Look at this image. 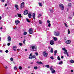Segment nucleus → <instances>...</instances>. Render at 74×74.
I'll list each match as a JSON object with an SVG mask.
<instances>
[{"mask_svg":"<svg viewBox=\"0 0 74 74\" xmlns=\"http://www.w3.org/2000/svg\"><path fill=\"white\" fill-rule=\"evenodd\" d=\"M14 48H17V47L16 46H13L12 49H14Z\"/></svg>","mask_w":74,"mask_h":74,"instance_id":"nucleus-25","label":"nucleus"},{"mask_svg":"<svg viewBox=\"0 0 74 74\" xmlns=\"http://www.w3.org/2000/svg\"><path fill=\"white\" fill-rule=\"evenodd\" d=\"M1 16H0V20H1Z\"/></svg>","mask_w":74,"mask_h":74,"instance_id":"nucleus-59","label":"nucleus"},{"mask_svg":"<svg viewBox=\"0 0 74 74\" xmlns=\"http://www.w3.org/2000/svg\"><path fill=\"white\" fill-rule=\"evenodd\" d=\"M2 51H2V50H0V52H2Z\"/></svg>","mask_w":74,"mask_h":74,"instance_id":"nucleus-63","label":"nucleus"},{"mask_svg":"<svg viewBox=\"0 0 74 74\" xmlns=\"http://www.w3.org/2000/svg\"><path fill=\"white\" fill-rule=\"evenodd\" d=\"M40 7H42V4L40 3H38Z\"/></svg>","mask_w":74,"mask_h":74,"instance_id":"nucleus-29","label":"nucleus"},{"mask_svg":"<svg viewBox=\"0 0 74 74\" xmlns=\"http://www.w3.org/2000/svg\"><path fill=\"white\" fill-rule=\"evenodd\" d=\"M52 67L53 66H52L51 67L50 70L51 71V73H52V74H54V73H55V70L52 68Z\"/></svg>","mask_w":74,"mask_h":74,"instance_id":"nucleus-7","label":"nucleus"},{"mask_svg":"<svg viewBox=\"0 0 74 74\" xmlns=\"http://www.w3.org/2000/svg\"><path fill=\"white\" fill-rule=\"evenodd\" d=\"M37 46H32L30 47V49L32 51H37Z\"/></svg>","mask_w":74,"mask_h":74,"instance_id":"nucleus-1","label":"nucleus"},{"mask_svg":"<svg viewBox=\"0 0 74 74\" xmlns=\"http://www.w3.org/2000/svg\"><path fill=\"white\" fill-rule=\"evenodd\" d=\"M28 11L27 10H25L24 12V15H27V14H28Z\"/></svg>","mask_w":74,"mask_h":74,"instance_id":"nucleus-12","label":"nucleus"},{"mask_svg":"<svg viewBox=\"0 0 74 74\" xmlns=\"http://www.w3.org/2000/svg\"><path fill=\"white\" fill-rule=\"evenodd\" d=\"M41 15V14H39V15L38 16V18H40V17Z\"/></svg>","mask_w":74,"mask_h":74,"instance_id":"nucleus-38","label":"nucleus"},{"mask_svg":"<svg viewBox=\"0 0 74 74\" xmlns=\"http://www.w3.org/2000/svg\"><path fill=\"white\" fill-rule=\"evenodd\" d=\"M47 22L48 23H50V21H49V20H47Z\"/></svg>","mask_w":74,"mask_h":74,"instance_id":"nucleus-42","label":"nucleus"},{"mask_svg":"<svg viewBox=\"0 0 74 74\" xmlns=\"http://www.w3.org/2000/svg\"><path fill=\"white\" fill-rule=\"evenodd\" d=\"M19 45L20 46H22V43H19Z\"/></svg>","mask_w":74,"mask_h":74,"instance_id":"nucleus-43","label":"nucleus"},{"mask_svg":"<svg viewBox=\"0 0 74 74\" xmlns=\"http://www.w3.org/2000/svg\"><path fill=\"white\" fill-rule=\"evenodd\" d=\"M29 34H32L33 33V29L32 28H31L29 29Z\"/></svg>","mask_w":74,"mask_h":74,"instance_id":"nucleus-10","label":"nucleus"},{"mask_svg":"<svg viewBox=\"0 0 74 74\" xmlns=\"http://www.w3.org/2000/svg\"><path fill=\"white\" fill-rule=\"evenodd\" d=\"M36 63L37 64H42L43 63L42 62L40 61V62H36Z\"/></svg>","mask_w":74,"mask_h":74,"instance_id":"nucleus-16","label":"nucleus"},{"mask_svg":"<svg viewBox=\"0 0 74 74\" xmlns=\"http://www.w3.org/2000/svg\"><path fill=\"white\" fill-rule=\"evenodd\" d=\"M35 54L36 55V56H38V53H35Z\"/></svg>","mask_w":74,"mask_h":74,"instance_id":"nucleus-40","label":"nucleus"},{"mask_svg":"<svg viewBox=\"0 0 74 74\" xmlns=\"http://www.w3.org/2000/svg\"><path fill=\"white\" fill-rule=\"evenodd\" d=\"M54 53H57V50H55L54 51Z\"/></svg>","mask_w":74,"mask_h":74,"instance_id":"nucleus-46","label":"nucleus"},{"mask_svg":"<svg viewBox=\"0 0 74 74\" xmlns=\"http://www.w3.org/2000/svg\"><path fill=\"white\" fill-rule=\"evenodd\" d=\"M17 15L18 16V17H19L20 18L22 17V15L21 14H17Z\"/></svg>","mask_w":74,"mask_h":74,"instance_id":"nucleus-20","label":"nucleus"},{"mask_svg":"<svg viewBox=\"0 0 74 74\" xmlns=\"http://www.w3.org/2000/svg\"><path fill=\"white\" fill-rule=\"evenodd\" d=\"M51 23H49L48 25V26L49 27H50L51 26Z\"/></svg>","mask_w":74,"mask_h":74,"instance_id":"nucleus-39","label":"nucleus"},{"mask_svg":"<svg viewBox=\"0 0 74 74\" xmlns=\"http://www.w3.org/2000/svg\"><path fill=\"white\" fill-rule=\"evenodd\" d=\"M53 39L54 41H56L57 40V38L55 37H53Z\"/></svg>","mask_w":74,"mask_h":74,"instance_id":"nucleus-22","label":"nucleus"},{"mask_svg":"<svg viewBox=\"0 0 74 74\" xmlns=\"http://www.w3.org/2000/svg\"><path fill=\"white\" fill-rule=\"evenodd\" d=\"M2 2H4L5 0H1Z\"/></svg>","mask_w":74,"mask_h":74,"instance_id":"nucleus-51","label":"nucleus"},{"mask_svg":"<svg viewBox=\"0 0 74 74\" xmlns=\"http://www.w3.org/2000/svg\"><path fill=\"white\" fill-rule=\"evenodd\" d=\"M39 22L40 24H42V21H41V20H39Z\"/></svg>","mask_w":74,"mask_h":74,"instance_id":"nucleus-35","label":"nucleus"},{"mask_svg":"<svg viewBox=\"0 0 74 74\" xmlns=\"http://www.w3.org/2000/svg\"><path fill=\"white\" fill-rule=\"evenodd\" d=\"M63 51H64V54L65 55H66L67 56H70L69 55V53L67 52V50H66V48L65 47L63 48L62 49Z\"/></svg>","mask_w":74,"mask_h":74,"instance_id":"nucleus-2","label":"nucleus"},{"mask_svg":"<svg viewBox=\"0 0 74 74\" xmlns=\"http://www.w3.org/2000/svg\"><path fill=\"white\" fill-rule=\"evenodd\" d=\"M5 52L6 53H8V50H6V51H5Z\"/></svg>","mask_w":74,"mask_h":74,"instance_id":"nucleus-45","label":"nucleus"},{"mask_svg":"<svg viewBox=\"0 0 74 74\" xmlns=\"http://www.w3.org/2000/svg\"><path fill=\"white\" fill-rule=\"evenodd\" d=\"M25 7V2H23L21 4L20 8L22 9Z\"/></svg>","mask_w":74,"mask_h":74,"instance_id":"nucleus-8","label":"nucleus"},{"mask_svg":"<svg viewBox=\"0 0 74 74\" xmlns=\"http://www.w3.org/2000/svg\"><path fill=\"white\" fill-rule=\"evenodd\" d=\"M57 59L58 60H60V58L59 57V56H58L57 57Z\"/></svg>","mask_w":74,"mask_h":74,"instance_id":"nucleus-31","label":"nucleus"},{"mask_svg":"<svg viewBox=\"0 0 74 74\" xmlns=\"http://www.w3.org/2000/svg\"><path fill=\"white\" fill-rule=\"evenodd\" d=\"M35 13H33L32 14V17L34 19H36V16H35Z\"/></svg>","mask_w":74,"mask_h":74,"instance_id":"nucleus-14","label":"nucleus"},{"mask_svg":"<svg viewBox=\"0 0 74 74\" xmlns=\"http://www.w3.org/2000/svg\"><path fill=\"white\" fill-rule=\"evenodd\" d=\"M50 12H51V14H53V10L51 9V10H50Z\"/></svg>","mask_w":74,"mask_h":74,"instance_id":"nucleus-27","label":"nucleus"},{"mask_svg":"<svg viewBox=\"0 0 74 74\" xmlns=\"http://www.w3.org/2000/svg\"><path fill=\"white\" fill-rule=\"evenodd\" d=\"M17 51H20V49H18Z\"/></svg>","mask_w":74,"mask_h":74,"instance_id":"nucleus-61","label":"nucleus"},{"mask_svg":"<svg viewBox=\"0 0 74 74\" xmlns=\"http://www.w3.org/2000/svg\"><path fill=\"white\" fill-rule=\"evenodd\" d=\"M29 59H36L37 58H36V56L35 55H34L32 56L31 57L30 56L29 57Z\"/></svg>","mask_w":74,"mask_h":74,"instance_id":"nucleus-6","label":"nucleus"},{"mask_svg":"<svg viewBox=\"0 0 74 74\" xmlns=\"http://www.w3.org/2000/svg\"><path fill=\"white\" fill-rule=\"evenodd\" d=\"M63 64V61H61L58 63V64Z\"/></svg>","mask_w":74,"mask_h":74,"instance_id":"nucleus-24","label":"nucleus"},{"mask_svg":"<svg viewBox=\"0 0 74 74\" xmlns=\"http://www.w3.org/2000/svg\"><path fill=\"white\" fill-rule=\"evenodd\" d=\"M10 60L12 62H13V61H14V59H13V58H10Z\"/></svg>","mask_w":74,"mask_h":74,"instance_id":"nucleus-30","label":"nucleus"},{"mask_svg":"<svg viewBox=\"0 0 74 74\" xmlns=\"http://www.w3.org/2000/svg\"><path fill=\"white\" fill-rule=\"evenodd\" d=\"M5 68V69H7L8 68V67H7V66L6 65Z\"/></svg>","mask_w":74,"mask_h":74,"instance_id":"nucleus-53","label":"nucleus"},{"mask_svg":"<svg viewBox=\"0 0 74 74\" xmlns=\"http://www.w3.org/2000/svg\"><path fill=\"white\" fill-rule=\"evenodd\" d=\"M15 23L16 25H18V23H20V21L18 20H16L15 21Z\"/></svg>","mask_w":74,"mask_h":74,"instance_id":"nucleus-17","label":"nucleus"},{"mask_svg":"<svg viewBox=\"0 0 74 74\" xmlns=\"http://www.w3.org/2000/svg\"><path fill=\"white\" fill-rule=\"evenodd\" d=\"M25 51H27V49H25Z\"/></svg>","mask_w":74,"mask_h":74,"instance_id":"nucleus-55","label":"nucleus"},{"mask_svg":"<svg viewBox=\"0 0 74 74\" xmlns=\"http://www.w3.org/2000/svg\"><path fill=\"white\" fill-rule=\"evenodd\" d=\"M72 5L71 4V3H68V7H70V6H71Z\"/></svg>","mask_w":74,"mask_h":74,"instance_id":"nucleus-19","label":"nucleus"},{"mask_svg":"<svg viewBox=\"0 0 74 74\" xmlns=\"http://www.w3.org/2000/svg\"><path fill=\"white\" fill-rule=\"evenodd\" d=\"M53 49L52 48H51V53H53Z\"/></svg>","mask_w":74,"mask_h":74,"instance_id":"nucleus-21","label":"nucleus"},{"mask_svg":"<svg viewBox=\"0 0 74 74\" xmlns=\"http://www.w3.org/2000/svg\"><path fill=\"white\" fill-rule=\"evenodd\" d=\"M69 18L70 19H72V18H71V17H69Z\"/></svg>","mask_w":74,"mask_h":74,"instance_id":"nucleus-62","label":"nucleus"},{"mask_svg":"<svg viewBox=\"0 0 74 74\" xmlns=\"http://www.w3.org/2000/svg\"><path fill=\"white\" fill-rule=\"evenodd\" d=\"M45 67H47V68H48V69H49V66L48 65H45Z\"/></svg>","mask_w":74,"mask_h":74,"instance_id":"nucleus-23","label":"nucleus"},{"mask_svg":"<svg viewBox=\"0 0 74 74\" xmlns=\"http://www.w3.org/2000/svg\"><path fill=\"white\" fill-rule=\"evenodd\" d=\"M59 7L61 9V10H63L64 8V6L62 4H60L59 5Z\"/></svg>","mask_w":74,"mask_h":74,"instance_id":"nucleus-4","label":"nucleus"},{"mask_svg":"<svg viewBox=\"0 0 74 74\" xmlns=\"http://www.w3.org/2000/svg\"><path fill=\"white\" fill-rule=\"evenodd\" d=\"M7 3L8 4V1L7 0Z\"/></svg>","mask_w":74,"mask_h":74,"instance_id":"nucleus-60","label":"nucleus"},{"mask_svg":"<svg viewBox=\"0 0 74 74\" xmlns=\"http://www.w3.org/2000/svg\"><path fill=\"white\" fill-rule=\"evenodd\" d=\"M8 41L9 42L11 41V37L10 36H8Z\"/></svg>","mask_w":74,"mask_h":74,"instance_id":"nucleus-15","label":"nucleus"},{"mask_svg":"<svg viewBox=\"0 0 74 74\" xmlns=\"http://www.w3.org/2000/svg\"><path fill=\"white\" fill-rule=\"evenodd\" d=\"M67 1H69V2H70V1H71V0H67Z\"/></svg>","mask_w":74,"mask_h":74,"instance_id":"nucleus-54","label":"nucleus"},{"mask_svg":"<svg viewBox=\"0 0 74 74\" xmlns=\"http://www.w3.org/2000/svg\"><path fill=\"white\" fill-rule=\"evenodd\" d=\"M13 51H16V49H13Z\"/></svg>","mask_w":74,"mask_h":74,"instance_id":"nucleus-52","label":"nucleus"},{"mask_svg":"<svg viewBox=\"0 0 74 74\" xmlns=\"http://www.w3.org/2000/svg\"><path fill=\"white\" fill-rule=\"evenodd\" d=\"M65 42L67 44H70V42H71V40H67Z\"/></svg>","mask_w":74,"mask_h":74,"instance_id":"nucleus-11","label":"nucleus"},{"mask_svg":"<svg viewBox=\"0 0 74 74\" xmlns=\"http://www.w3.org/2000/svg\"><path fill=\"white\" fill-rule=\"evenodd\" d=\"M70 62L71 63H74V60H71Z\"/></svg>","mask_w":74,"mask_h":74,"instance_id":"nucleus-26","label":"nucleus"},{"mask_svg":"<svg viewBox=\"0 0 74 74\" xmlns=\"http://www.w3.org/2000/svg\"><path fill=\"white\" fill-rule=\"evenodd\" d=\"M51 59H52V60H53V59H54V58H53V57L51 56L50 57Z\"/></svg>","mask_w":74,"mask_h":74,"instance_id":"nucleus-37","label":"nucleus"},{"mask_svg":"<svg viewBox=\"0 0 74 74\" xmlns=\"http://www.w3.org/2000/svg\"><path fill=\"white\" fill-rule=\"evenodd\" d=\"M14 7H15V8H16V10L17 11L19 10V7L18 6V5H15Z\"/></svg>","mask_w":74,"mask_h":74,"instance_id":"nucleus-13","label":"nucleus"},{"mask_svg":"<svg viewBox=\"0 0 74 74\" xmlns=\"http://www.w3.org/2000/svg\"><path fill=\"white\" fill-rule=\"evenodd\" d=\"M26 19L28 22L30 23V21H29V19H28L27 18Z\"/></svg>","mask_w":74,"mask_h":74,"instance_id":"nucleus-33","label":"nucleus"},{"mask_svg":"<svg viewBox=\"0 0 74 74\" xmlns=\"http://www.w3.org/2000/svg\"><path fill=\"white\" fill-rule=\"evenodd\" d=\"M60 34V32H59L57 31L54 32V35L55 36H59Z\"/></svg>","mask_w":74,"mask_h":74,"instance_id":"nucleus-5","label":"nucleus"},{"mask_svg":"<svg viewBox=\"0 0 74 74\" xmlns=\"http://www.w3.org/2000/svg\"><path fill=\"white\" fill-rule=\"evenodd\" d=\"M14 70H17V67H16V66L14 67Z\"/></svg>","mask_w":74,"mask_h":74,"instance_id":"nucleus-34","label":"nucleus"},{"mask_svg":"<svg viewBox=\"0 0 74 74\" xmlns=\"http://www.w3.org/2000/svg\"><path fill=\"white\" fill-rule=\"evenodd\" d=\"M68 34H69L70 33V30L69 29L68 30Z\"/></svg>","mask_w":74,"mask_h":74,"instance_id":"nucleus-36","label":"nucleus"},{"mask_svg":"<svg viewBox=\"0 0 74 74\" xmlns=\"http://www.w3.org/2000/svg\"><path fill=\"white\" fill-rule=\"evenodd\" d=\"M7 5V4H5V7H6Z\"/></svg>","mask_w":74,"mask_h":74,"instance_id":"nucleus-58","label":"nucleus"},{"mask_svg":"<svg viewBox=\"0 0 74 74\" xmlns=\"http://www.w3.org/2000/svg\"><path fill=\"white\" fill-rule=\"evenodd\" d=\"M33 62H31V64H33Z\"/></svg>","mask_w":74,"mask_h":74,"instance_id":"nucleus-64","label":"nucleus"},{"mask_svg":"<svg viewBox=\"0 0 74 74\" xmlns=\"http://www.w3.org/2000/svg\"><path fill=\"white\" fill-rule=\"evenodd\" d=\"M26 34H27V32H25L23 34H24V35H26Z\"/></svg>","mask_w":74,"mask_h":74,"instance_id":"nucleus-44","label":"nucleus"},{"mask_svg":"<svg viewBox=\"0 0 74 74\" xmlns=\"http://www.w3.org/2000/svg\"><path fill=\"white\" fill-rule=\"evenodd\" d=\"M0 29H1V30H2L3 29V27H1Z\"/></svg>","mask_w":74,"mask_h":74,"instance_id":"nucleus-57","label":"nucleus"},{"mask_svg":"<svg viewBox=\"0 0 74 74\" xmlns=\"http://www.w3.org/2000/svg\"><path fill=\"white\" fill-rule=\"evenodd\" d=\"M64 58V57H63V56H61V58L62 59H63V58Z\"/></svg>","mask_w":74,"mask_h":74,"instance_id":"nucleus-56","label":"nucleus"},{"mask_svg":"<svg viewBox=\"0 0 74 74\" xmlns=\"http://www.w3.org/2000/svg\"><path fill=\"white\" fill-rule=\"evenodd\" d=\"M55 43V42H54V41L52 40H51L50 41V44L51 45H54V44Z\"/></svg>","mask_w":74,"mask_h":74,"instance_id":"nucleus-9","label":"nucleus"},{"mask_svg":"<svg viewBox=\"0 0 74 74\" xmlns=\"http://www.w3.org/2000/svg\"><path fill=\"white\" fill-rule=\"evenodd\" d=\"M34 68L35 70H37L38 69V67L37 66H34Z\"/></svg>","mask_w":74,"mask_h":74,"instance_id":"nucleus-32","label":"nucleus"},{"mask_svg":"<svg viewBox=\"0 0 74 74\" xmlns=\"http://www.w3.org/2000/svg\"><path fill=\"white\" fill-rule=\"evenodd\" d=\"M29 56H31V57H32V54L30 53L29 55Z\"/></svg>","mask_w":74,"mask_h":74,"instance_id":"nucleus-50","label":"nucleus"},{"mask_svg":"<svg viewBox=\"0 0 74 74\" xmlns=\"http://www.w3.org/2000/svg\"><path fill=\"white\" fill-rule=\"evenodd\" d=\"M26 40H25V39H24V40L23 41V43L24 44H25V41Z\"/></svg>","mask_w":74,"mask_h":74,"instance_id":"nucleus-49","label":"nucleus"},{"mask_svg":"<svg viewBox=\"0 0 74 74\" xmlns=\"http://www.w3.org/2000/svg\"><path fill=\"white\" fill-rule=\"evenodd\" d=\"M64 25H65V26L66 27H68L67 25V24H66V23H64Z\"/></svg>","mask_w":74,"mask_h":74,"instance_id":"nucleus-41","label":"nucleus"},{"mask_svg":"<svg viewBox=\"0 0 74 74\" xmlns=\"http://www.w3.org/2000/svg\"><path fill=\"white\" fill-rule=\"evenodd\" d=\"M71 73H73L74 71H73V70L72 69L71 70Z\"/></svg>","mask_w":74,"mask_h":74,"instance_id":"nucleus-48","label":"nucleus"},{"mask_svg":"<svg viewBox=\"0 0 74 74\" xmlns=\"http://www.w3.org/2000/svg\"><path fill=\"white\" fill-rule=\"evenodd\" d=\"M10 44H11V43H8V46H9Z\"/></svg>","mask_w":74,"mask_h":74,"instance_id":"nucleus-47","label":"nucleus"},{"mask_svg":"<svg viewBox=\"0 0 74 74\" xmlns=\"http://www.w3.org/2000/svg\"><path fill=\"white\" fill-rule=\"evenodd\" d=\"M18 69L19 70H22V66H19V67Z\"/></svg>","mask_w":74,"mask_h":74,"instance_id":"nucleus-28","label":"nucleus"},{"mask_svg":"<svg viewBox=\"0 0 74 74\" xmlns=\"http://www.w3.org/2000/svg\"><path fill=\"white\" fill-rule=\"evenodd\" d=\"M48 55V53L46 51H44L43 52V55L45 58L47 57Z\"/></svg>","mask_w":74,"mask_h":74,"instance_id":"nucleus-3","label":"nucleus"},{"mask_svg":"<svg viewBox=\"0 0 74 74\" xmlns=\"http://www.w3.org/2000/svg\"><path fill=\"white\" fill-rule=\"evenodd\" d=\"M28 17L29 18H31L32 17V14H31V13H29L28 14Z\"/></svg>","mask_w":74,"mask_h":74,"instance_id":"nucleus-18","label":"nucleus"}]
</instances>
